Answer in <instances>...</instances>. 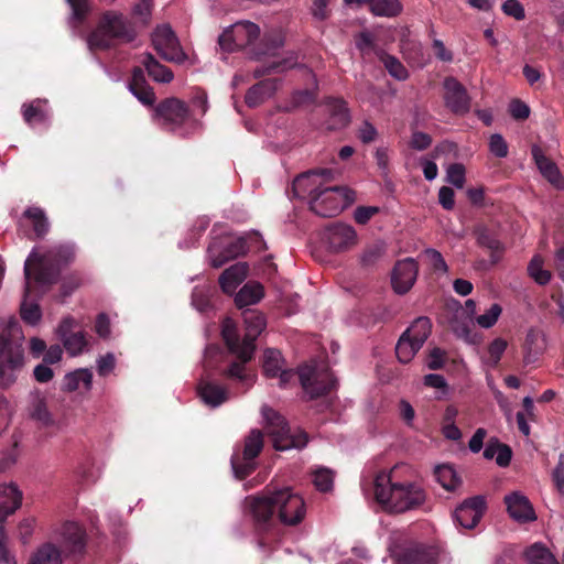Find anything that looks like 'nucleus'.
Returning a JSON list of instances; mask_svg holds the SVG:
<instances>
[{
  "label": "nucleus",
  "mask_w": 564,
  "mask_h": 564,
  "mask_svg": "<svg viewBox=\"0 0 564 564\" xmlns=\"http://www.w3.org/2000/svg\"><path fill=\"white\" fill-rule=\"evenodd\" d=\"M248 514L252 519L260 549L271 551L283 536V525H297L305 517L303 498L290 487L280 489L267 486L260 494L245 499Z\"/></svg>",
  "instance_id": "1"
},
{
  "label": "nucleus",
  "mask_w": 564,
  "mask_h": 564,
  "mask_svg": "<svg viewBox=\"0 0 564 564\" xmlns=\"http://www.w3.org/2000/svg\"><path fill=\"white\" fill-rule=\"evenodd\" d=\"M76 257L73 243H61L40 253L33 250L24 262V296L33 292V288L42 293L59 281L61 273Z\"/></svg>",
  "instance_id": "2"
},
{
  "label": "nucleus",
  "mask_w": 564,
  "mask_h": 564,
  "mask_svg": "<svg viewBox=\"0 0 564 564\" xmlns=\"http://www.w3.org/2000/svg\"><path fill=\"white\" fill-rule=\"evenodd\" d=\"M392 474V470L377 474L373 482L377 502L395 513L420 508L426 500L425 490L415 482H395Z\"/></svg>",
  "instance_id": "3"
},
{
  "label": "nucleus",
  "mask_w": 564,
  "mask_h": 564,
  "mask_svg": "<svg viewBox=\"0 0 564 564\" xmlns=\"http://www.w3.org/2000/svg\"><path fill=\"white\" fill-rule=\"evenodd\" d=\"M23 333L18 321H0V387L9 388L24 365Z\"/></svg>",
  "instance_id": "4"
},
{
  "label": "nucleus",
  "mask_w": 564,
  "mask_h": 564,
  "mask_svg": "<svg viewBox=\"0 0 564 564\" xmlns=\"http://www.w3.org/2000/svg\"><path fill=\"white\" fill-rule=\"evenodd\" d=\"M137 39L133 24L120 12H104L95 29L87 35L90 52L108 51L120 43H131Z\"/></svg>",
  "instance_id": "5"
},
{
  "label": "nucleus",
  "mask_w": 564,
  "mask_h": 564,
  "mask_svg": "<svg viewBox=\"0 0 564 564\" xmlns=\"http://www.w3.org/2000/svg\"><path fill=\"white\" fill-rule=\"evenodd\" d=\"M296 376L310 400L325 397L337 387V380L327 367L311 365L300 367L297 372L293 369H282L278 375L279 386L286 388Z\"/></svg>",
  "instance_id": "6"
},
{
  "label": "nucleus",
  "mask_w": 564,
  "mask_h": 564,
  "mask_svg": "<svg viewBox=\"0 0 564 564\" xmlns=\"http://www.w3.org/2000/svg\"><path fill=\"white\" fill-rule=\"evenodd\" d=\"M261 413L265 421L267 432L276 451L301 449L306 446L308 442L306 432L301 430L292 432L286 420L269 405H263Z\"/></svg>",
  "instance_id": "7"
},
{
  "label": "nucleus",
  "mask_w": 564,
  "mask_h": 564,
  "mask_svg": "<svg viewBox=\"0 0 564 564\" xmlns=\"http://www.w3.org/2000/svg\"><path fill=\"white\" fill-rule=\"evenodd\" d=\"M264 447V435L258 430H251L237 445L230 458L231 468L236 478L243 480L258 467L257 458Z\"/></svg>",
  "instance_id": "8"
},
{
  "label": "nucleus",
  "mask_w": 564,
  "mask_h": 564,
  "mask_svg": "<svg viewBox=\"0 0 564 564\" xmlns=\"http://www.w3.org/2000/svg\"><path fill=\"white\" fill-rule=\"evenodd\" d=\"M221 336L229 351L236 356V358L231 360L225 369L221 370V376L227 379L239 380L240 382H252L253 376L246 369V365L249 361H242L245 338L240 341L237 327L230 318H226L223 322Z\"/></svg>",
  "instance_id": "9"
},
{
  "label": "nucleus",
  "mask_w": 564,
  "mask_h": 564,
  "mask_svg": "<svg viewBox=\"0 0 564 564\" xmlns=\"http://www.w3.org/2000/svg\"><path fill=\"white\" fill-rule=\"evenodd\" d=\"M355 199V192L345 186L326 184L310 200V209L324 218L338 215L344 207Z\"/></svg>",
  "instance_id": "10"
},
{
  "label": "nucleus",
  "mask_w": 564,
  "mask_h": 564,
  "mask_svg": "<svg viewBox=\"0 0 564 564\" xmlns=\"http://www.w3.org/2000/svg\"><path fill=\"white\" fill-rule=\"evenodd\" d=\"M259 26L250 21H239L226 29L218 37V44L226 52L242 50L258 40Z\"/></svg>",
  "instance_id": "11"
},
{
  "label": "nucleus",
  "mask_w": 564,
  "mask_h": 564,
  "mask_svg": "<svg viewBox=\"0 0 564 564\" xmlns=\"http://www.w3.org/2000/svg\"><path fill=\"white\" fill-rule=\"evenodd\" d=\"M334 172L330 169L311 170L296 176L292 184L294 197L300 199L313 198L316 192L333 180Z\"/></svg>",
  "instance_id": "12"
},
{
  "label": "nucleus",
  "mask_w": 564,
  "mask_h": 564,
  "mask_svg": "<svg viewBox=\"0 0 564 564\" xmlns=\"http://www.w3.org/2000/svg\"><path fill=\"white\" fill-rule=\"evenodd\" d=\"M187 105L178 98L170 97L160 101L154 108V118L167 130H175L188 118Z\"/></svg>",
  "instance_id": "13"
},
{
  "label": "nucleus",
  "mask_w": 564,
  "mask_h": 564,
  "mask_svg": "<svg viewBox=\"0 0 564 564\" xmlns=\"http://www.w3.org/2000/svg\"><path fill=\"white\" fill-rule=\"evenodd\" d=\"M152 44L158 54L167 62L182 63L185 58L178 40L169 25L155 29L152 34Z\"/></svg>",
  "instance_id": "14"
},
{
  "label": "nucleus",
  "mask_w": 564,
  "mask_h": 564,
  "mask_svg": "<svg viewBox=\"0 0 564 564\" xmlns=\"http://www.w3.org/2000/svg\"><path fill=\"white\" fill-rule=\"evenodd\" d=\"M323 240L329 251L338 253L352 248L357 243L358 236L352 226L333 223L325 228Z\"/></svg>",
  "instance_id": "15"
},
{
  "label": "nucleus",
  "mask_w": 564,
  "mask_h": 564,
  "mask_svg": "<svg viewBox=\"0 0 564 564\" xmlns=\"http://www.w3.org/2000/svg\"><path fill=\"white\" fill-rule=\"evenodd\" d=\"M444 102L454 115L464 116L470 110L471 99L464 85L455 77L448 76L443 82Z\"/></svg>",
  "instance_id": "16"
},
{
  "label": "nucleus",
  "mask_w": 564,
  "mask_h": 564,
  "mask_svg": "<svg viewBox=\"0 0 564 564\" xmlns=\"http://www.w3.org/2000/svg\"><path fill=\"white\" fill-rule=\"evenodd\" d=\"M486 510V500L482 496H475L464 500L454 511L453 517L457 525L463 529H474Z\"/></svg>",
  "instance_id": "17"
},
{
  "label": "nucleus",
  "mask_w": 564,
  "mask_h": 564,
  "mask_svg": "<svg viewBox=\"0 0 564 564\" xmlns=\"http://www.w3.org/2000/svg\"><path fill=\"white\" fill-rule=\"evenodd\" d=\"M393 556L398 564H435L437 562L436 549L422 543L400 546Z\"/></svg>",
  "instance_id": "18"
},
{
  "label": "nucleus",
  "mask_w": 564,
  "mask_h": 564,
  "mask_svg": "<svg viewBox=\"0 0 564 564\" xmlns=\"http://www.w3.org/2000/svg\"><path fill=\"white\" fill-rule=\"evenodd\" d=\"M25 412L29 419L40 427H51L55 424V417L48 410L45 392L34 389L26 399Z\"/></svg>",
  "instance_id": "19"
},
{
  "label": "nucleus",
  "mask_w": 564,
  "mask_h": 564,
  "mask_svg": "<svg viewBox=\"0 0 564 564\" xmlns=\"http://www.w3.org/2000/svg\"><path fill=\"white\" fill-rule=\"evenodd\" d=\"M246 325L245 347L242 349V361H250L256 350V340L265 328V318L258 311L247 310L243 312Z\"/></svg>",
  "instance_id": "20"
},
{
  "label": "nucleus",
  "mask_w": 564,
  "mask_h": 564,
  "mask_svg": "<svg viewBox=\"0 0 564 564\" xmlns=\"http://www.w3.org/2000/svg\"><path fill=\"white\" fill-rule=\"evenodd\" d=\"M419 273V265L412 258L400 260L395 263L391 283L395 293L403 295L414 285Z\"/></svg>",
  "instance_id": "21"
},
{
  "label": "nucleus",
  "mask_w": 564,
  "mask_h": 564,
  "mask_svg": "<svg viewBox=\"0 0 564 564\" xmlns=\"http://www.w3.org/2000/svg\"><path fill=\"white\" fill-rule=\"evenodd\" d=\"M505 503L509 516L520 522L527 523L536 519L532 503L524 495L520 492H511L505 497Z\"/></svg>",
  "instance_id": "22"
},
{
  "label": "nucleus",
  "mask_w": 564,
  "mask_h": 564,
  "mask_svg": "<svg viewBox=\"0 0 564 564\" xmlns=\"http://www.w3.org/2000/svg\"><path fill=\"white\" fill-rule=\"evenodd\" d=\"M74 319L66 317L58 326V333L62 337L65 349L70 356H77L88 346V340L84 332H72Z\"/></svg>",
  "instance_id": "23"
},
{
  "label": "nucleus",
  "mask_w": 564,
  "mask_h": 564,
  "mask_svg": "<svg viewBox=\"0 0 564 564\" xmlns=\"http://www.w3.org/2000/svg\"><path fill=\"white\" fill-rule=\"evenodd\" d=\"M63 545L73 555H82L86 549L85 530L75 522H65L62 527Z\"/></svg>",
  "instance_id": "24"
},
{
  "label": "nucleus",
  "mask_w": 564,
  "mask_h": 564,
  "mask_svg": "<svg viewBox=\"0 0 564 564\" xmlns=\"http://www.w3.org/2000/svg\"><path fill=\"white\" fill-rule=\"evenodd\" d=\"M531 154L541 174L556 188H563L564 181L556 164L544 154L543 150L534 144L531 148Z\"/></svg>",
  "instance_id": "25"
},
{
  "label": "nucleus",
  "mask_w": 564,
  "mask_h": 564,
  "mask_svg": "<svg viewBox=\"0 0 564 564\" xmlns=\"http://www.w3.org/2000/svg\"><path fill=\"white\" fill-rule=\"evenodd\" d=\"M129 90L144 106H153L156 97L153 88L148 84L144 72L141 67L135 66L132 69L129 80Z\"/></svg>",
  "instance_id": "26"
},
{
  "label": "nucleus",
  "mask_w": 564,
  "mask_h": 564,
  "mask_svg": "<svg viewBox=\"0 0 564 564\" xmlns=\"http://www.w3.org/2000/svg\"><path fill=\"white\" fill-rule=\"evenodd\" d=\"M249 272L247 262H237L220 274L218 282L221 291L226 294H234L236 289L243 282Z\"/></svg>",
  "instance_id": "27"
},
{
  "label": "nucleus",
  "mask_w": 564,
  "mask_h": 564,
  "mask_svg": "<svg viewBox=\"0 0 564 564\" xmlns=\"http://www.w3.org/2000/svg\"><path fill=\"white\" fill-rule=\"evenodd\" d=\"M325 107L329 115L328 129L338 130L349 123V111L344 99L328 97L325 99Z\"/></svg>",
  "instance_id": "28"
},
{
  "label": "nucleus",
  "mask_w": 564,
  "mask_h": 564,
  "mask_svg": "<svg viewBox=\"0 0 564 564\" xmlns=\"http://www.w3.org/2000/svg\"><path fill=\"white\" fill-rule=\"evenodd\" d=\"M197 391L204 403L212 408L219 406L229 399L225 387L209 380H200Z\"/></svg>",
  "instance_id": "29"
},
{
  "label": "nucleus",
  "mask_w": 564,
  "mask_h": 564,
  "mask_svg": "<svg viewBox=\"0 0 564 564\" xmlns=\"http://www.w3.org/2000/svg\"><path fill=\"white\" fill-rule=\"evenodd\" d=\"M476 240L479 247L490 251L491 264H497L502 257L505 248L495 234L486 227H478L475 230Z\"/></svg>",
  "instance_id": "30"
},
{
  "label": "nucleus",
  "mask_w": 564,
  "mask_h": 564,
  "mask_svg": "<svg viewBox=\"0 0 564 564\" xmlns=\"http://www.w3.org/2000/svg\"><path fill=\"white\" fill-rule=\"evenodd\" d=\"M276 89L275 80L264 79L251 86L245 96V101L248 107L254 108L260 106L267 98H269Z\"/></svg>",
  "instance_id": "31"
},
{
  "label": "nucleus",
  "mask_w": 564,
  "mask_h": 564,
  "mask_svg": "<svg viewBox=\"0 0 564 564\" xmlns=\"http://www.w3.org/2000/svg\"><path fill=\"white\" fill-rule=\"evenodd\" d=\"M22 503V492L14 484L0 486V512L9 516L15 512Z\"/></svg>",
  "instance_id": "32"
},
{
  "label": "nucleus",
  "mask_w": 564,
  "mask_h": 564,
  "mask_svg": "<svg viewBox=\"0 0 564 564\" xmlns=\"http://www.w3.org/2000/svg\"><path fill=\"white\" fill-rule=\"evenodd\" d=\"M264 296V288L261 283L256 281L247 282L236 294L235 303L241 308L243 306L252 305Z\"/></svg>",
  "instance_id": "33"
},
{
  "label": "nucleus",
  "mask_w": 564,
  "mask_h": 564,
  "mask_svg": "<svg viewBox=\"0 0 564 564\" xmlns=\"http://www.w3.org/2000/svg\"><path fill=\"white\" fill-rule=\"evenodd\" d=\"M150 77L159 83H170L173 79V72L162 65L151 53L143 54L141 61Z\"/></svg>",
  "instance_id": "34"
},
{
  "label": "nucleus",
  "mask_w": 564,
  "mask_h": 564,
  "mask_svg": "<svg viewBox=\"0 0 564 564\" xmlns=\"http://www.w3.org/2000/svg\"><path fill=\"white\" fill-rule=\"evenodd\" d=\"M93 373L86 368L77 369L70 373H67L63 380V389L73 392L82 387L88 391L91 388Z\"/></svg>",
  "instance_id": "35"
},
{
  "label": "nucleus",
  "mask_w": 564,
  "mask_h": 564,
  "mask_svg": "<svg viewBox=\"0 0 564 564\" xmlns=\"http://www.w3.org/2000/svg\"><path fill=\"white\" fill-rule=\"evenodd\" d=\"M23 217L30 221L35 238H43L48 232L50 223L42 208L36 206L28 207L23 212Z\"/></svg>",
  "instance_id": "36"
},
{
  "label": "nucleus",
  "mask_w": 564,
  "mask_h": 564,
  "mask_svg": "<svg viewBox=\"0 0 564 564\" xmlns=\"http://www.w3.org/2000/svg\"><path fill=\"white\" fill-rule=\"evenodd\" d=\"M432 330L431 319L426 316L417 317L403 334L415 341L416 346H423Z\"/></svg>",
  "instance_id": "37"
},
{
  "label": "nucleus",
  "mask_w": 564,
  "mask_h": 564,
  "mask_svg": "<svg viewBox=\"0 0 564 564\" xmlns=\"http://www.w3.org/2000/svg\"><path fill=\"white\" fill-rule=\"evenodd\" d=\"M46 100L34 99L30 104L22 106V116L28 124L42 123L48 118L45 109Z\"/></svg>",
  "instance_id": "38"
},
{
  "label": "nucleus",
  "mask_w": 564,
  "mask_h": 564,
  "mask_svg": "<svg viewBox=\"0 0 564 564\" xmlns=\"http://www.w3.org/2000/svg\"><path fill=\"white\" fill-rule=\"evenodd\" d=\"M524 557L529 564H561L542 543H533L527 547Z\"/></svg>",
  "instance_id": "39"
},
{
  "label": "nucleus",
  "mask_w": 564,
  "mask_h": 564,
  "mask_svg": "<svg viewBox=\"0 0 564 564\" xmlns=\"http://www.w3.org/2000/svg\"><path fill=\"white\" fill-rule=\"evenodd\" d=\"M369 4L370 11L378 17L393 18L401 13L402 4L399 0H360Z\"/></svg>",
  "instance_id": "40"
},
{
  "label": "nucleus",
  "mask_w": 564,
  "mask_h": 564,
  "mask_svg": "<svg viewBox=\"0 0 564 564\" xmlns=\"http://www.w3.org/2000/svg\"><path fill=\"white\" fill-rule=\"evenodd\" d=\"M434 475L437 482L447 491H454L460 485V479L457 477L454 468L449 465L437 466Z\"/></svg>",
  "instance_id": "41"
},
{
  "label": "nucleus",
  "mask_w": 564,
  "mask_h": 564,
  "mask_svg": "<svg viewBox=\"0 0 564 564\" xmlns=\"http://www.w3.org/2000/svg\"><path fill=\"white\" fill-rule=\"evenodd\" d=\"M29 564H62L61 553L56 546L46 543L37 550Z\"/></svg>",
  "instance_id": "42"
},
{
  "label": "nucleus",
  "mask_w": 564,
  "mask_h": 564,
  "mask_svg": "<svg viewBox=\"0 0 564 564\" xmlns=\"http://www.w3.org/2000/svg\"><path fill=\"white\" fill-rule=\"evenodd\" d=\"M282 356L276 349L269 348L263 354L262 370L269 378H276L282 370Z\"/></svg>",
  "instance_id": "43"
},
{
  "label": "nucleus",
  "mask_w": 564,
  "mask_h": 564,
  "mask_svg": "<svg viewBox=\"0 0 564 564\" xmlns=\"http://www.w3.org/2000/svg\"><path fill=\"white\" fill-rule=\"evenodd\" d=\"M386 246L381 241H376L365 247L360 254V264L364 268H372L383 257Z\"/></svg>",
  "instance_id": "44"
},
{
  "label": "nucleus",
  "mask_w": 564,
  "mask_h": 564,
  "mask_svg": "<svg viewBox=\"0 0 564 564\" xmlns=\"http://www.w3.org/2000/svg\"><path fill=\"white\" fill-rule=\"evenodd\" d=\"M544 260L540 254H535L528 264V273L538 284L546 285L551 279L552 273L543 269Z\"/></svg>",
  "instance_id": "45"
},
{
  "label": "nucleus",
  "mask_w": 564,
  "mask_h": 564,
  "mask_svg": "<svg viewBox=\"0 0 564 564\" xmlns=\"http://www.w3.org/2000/svg\"><path fill=\"white\" fill-rule=\"evenodd\" d=\"M421 348V346L415 345V341L402 334L397 343L395 354L400 362L408 364Z\"/></svg>",
  "instance_id": "46"
},
{
  "label": "nucleus",
  "mask_w": 564,
  "mask_h": 564,
  "mask_svg": "<svg viewBox=\"0 0 564 564\" xmlns=\"http://www.w3.org/2000/svg\"><path fill=\"white\" fill-rule=\"evenodd\" d=\"M544 349V338L542 334L536 329H530L525 336L524 350L527 352V359L535 358Z\"/></svg>",
  "instance_id": "47"
},
{
  "label": "nucleus",
  "mask_w": 564,
  "mask_h": 564,
  "mask_svg": "<svg viewBox=\"0 0 564 564\" xmlns=\"http://www.w3.org/2000/svg\"><path fill=\"white\" fill-rule=\"evenodd\" d=\"M296 64V57L291 56L280 61H274L264 67L256 68L253 74L254 77L259 78L268 74L285 72L288 69L295 67Z\"/></svg>",
  "instance_id": "48"
},
{
  "label": "nucleus",
  "mask_w": 564,
  "mask_h": 564,
  "mask_svg": "<svg viewBox=\"0 0 564 564\" xmlns=\"http://www.w3.org/2000/svg\"><path fill=\"white\" fill-rule=\"evenodd\" d=\"M380 61L383 63L388 73L395 79L405 80L408 78V69L397 57L382 53L380 55Z\"/></svg>",
  "instance_id": "49"
},
{
  "label": "nucleus",
  "mask_w": 564,
  "mask_h": 564,
  "mask_svg": "<svg viewBox=\"0 0 564 564\" xmlns=\"http://www.w3.org/2000/svg\"><path fill=\"white\" fill-rule=\"evenodd\" d=\"M313 482L317 490L323 492L330 491L334 485L333 470L325 467L318 468L313 475Z\"/></svg>",
  "instance_id": "50"
},
{
  "label": "nucleus",
  "mask_w": 564,
  "mask_h": 564,
  "mask_svg": "<svg viewBox=\"0 0 564 564\" xmlns=\"http://www.w3.org/2000/svg\"><path fill=\"white\" fill-rule=\"evenodd\" d=\"M9 536L4 529L3 520L0 519V564H17L14 556L9 550Z\"/></svg>",
  "instance_id": "51"
},
{
  "label": "nucleus",
  "mask_w": 564,
  "mask_h": 564,
  "mask_svg": "<svg viewBox=\"0 0 564 564\" xmlns=\"http://www.w3.org/2000/svg\"><path fill=\"white\" fill-rule=\"evenodd\" d=\"M72 9L73 19L83 23L90 12V0H66Z\"/></svg>",
  "instance_id": "52"
},
{
  "label": "nucleus",
  "mask_w": 564,
  "mask_h": 564,
  "mask_svg": "<svg viewBox=\"0 0 564 564\" xmlns=\"http://www.w3.org/2000/svg\"><path fill=\"white\" fill-rule=\"evenodd\" d=\"M501 306L497 303L492 304L489 310H487L484 314L479 315L476 321L477 324L484 328L492 327L498 321L501 314Z\"/></svg>",
  "instance_id": "53"
},
{
  "label": "nucleus",
  "mask_w": 564,
  "mask_h": 564,
  "mask_svg": "<svg viewBox=\"0 0 564 564\" xmlns=\"http://www.w3.org/2000/svg\"><path fill=\"white\" fill-rule=\"evenodd\" d=\"M223 249L225 252H227L228 258L234 260L240 256H245L248 252V241L245 237H239L231 240Z\"/></svg>",
  "instance_id": "54"
},
{
  "label": "nucleus",
  "mask_w": 564,
  "mask_h": 564,
  "mask_svg": "<svg viewBox=\"0 0 564 564\" xmlns=\"http://www.w3.org/2000/svg\"><path fill=\"white\" fill-rule=\"evenodd\" d=\"M506 348H507V341L502 338H496L489 344V346H488V354H489L488 364L491 367H496L499 364Z\"/></svg>",
  "instance_id": "55"
},
{
  "label": "nucleus",
  "mask_w": 564,
  "mask_h": 564,
  "mask_svg": "<svg viewBox=\"0 0 564 564\" xmlns=\"http://www.w3.org/2000/svg\"><path fill=\"white\" fill-rule=\"evenodd\" d=\"M510 116L518 121L527 120L530 116V107L522 100L514 98L508 106Z\"/></svg>",
  "instance_id": "56"
},
{
  "label": "nucleus",
  "mask_w": 564,
  "mask_h": 564,
  "mask_svg": "<svg viewBox=\"0 0 564 564\" xmlns=\"http://www.w3.org/2000/svg\"><path fill=\"white\" fill-rule=\"evenodd\" d=\"M20 313L21 318L30 325H35L41 319V308L36 303L28 304L26 301H24L21 304Z\"/></svg>",
  "instance_id": "57"
},
{
  "label": "nucleus",
  "mask_w": 564,
  "mask_h": 564,
  "mask_svg": "<svg viewBox=\"0 0 564 564\" xmlns=\"http://www.w3.org/2000/svg\"><path fill=\"white\" fill-rule=\"evenodd\" d=\"M447 182L457 188L465 184V166L460 163H453L447 169Z\"/></svg>",
  "instance_id": "58"
},
{
  "label": "nucleus",
  "mask_w": 564,
  "mask_h": 564,
  "mask_svg": "<svg viewBox=\"0 0 564 564\" xmlns=\"http://www.w3.org/2000/svg\"><path fill=\"white\" fill-rule=\"evenodd\" d=\"M489 150L496 158L502 159L508 155L509 148L503 137L499 133H495L490 137Z\"/></svg>",
  "instance_id": "59"
},
{
  "label": "nucleus",
  "mask_w": 564,
  "mask_h": 564,
  "mask_svg": "<svg viewBox=\"0 0 564 564\" xmlns=\"http://www.w3.org/2000/svg\"><path fill=\"white\" fill-rule=\"evenodd\" d=\"M377 135L378 131L376 127L368 120L362 121L357 130L358 139L365 144L373 142Z\"/></svg>",
  "instance_id": "60"
},
{
  "label": "nucleus",
  "mask_w": 564,
  "mask_h": 564,
  "mask_svg": "<svg viewBox=\"0 0 564 564\" xmlns=\"http://www.w3.org/2000/svg\"><path fill=\"white\" fill-rule=\"evenodd\" d=\"M505 14L514 18L516 20H523L525 12L523 6L519 0H506L501 7Z\"/></svg>",
  "instance_id": "61"
},
{
  "label": "nucleus",
  "mask_w": 564,
  "mask_h": 564,
  "mask_svg": "<svg viewBox=\"0 0 564 564\" xmlns=\"http://www.w3.org/2000/svg\"><path fill=\"white\" fill-rule=\"evenodd\" d=\"M116 366V358L115 355L111 352L106 354L105 356H101L97 360V372L100 377H107Z\"/></svg>",
  "instance_id": "62"
},
{
  "label": "nucleus",
  "mask_w": 564,
  "mask_h": 564,
  "mask_svg": "<svg viewBox=\"0 0 564 564\" xmlns=\"http://www.w3.org/2000/svg\"><path fill=\"white\" fill-rule=\"evenodd\" d=\"M379 210V207L376 206H358L355 209L354 218L356 223L366 225Z\"/></svg>",
  "instance_id": "63"
},
{
  "label": "nucleus",
  "mask_w": 564,
  "mask_h": 564,
  "mask_svg": "<svg viewBox=\"0 0 564 564\" xmlns=\"http://www.w3.org/2000/svg\"><path fill=\"white\" fill-rule=\"evenodd\" d=\"M553 479L556 488L564 496V454H560L558 462L553 470Z\"/></svg>",
  "instance_id": "64"
}]
</instances>
